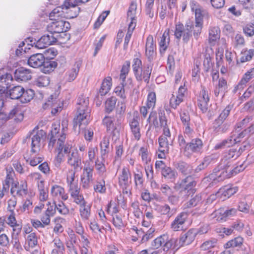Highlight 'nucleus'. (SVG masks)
I'll return each instance as SVG.
<instances>
[{"label": "nucleus", "mask_w": 254, "mask_h": 254, "mask_svg": "<svg viewBox=\"0 0 254 254\" xmlns=\"http://www.w3.org/2000/svg\"><path fill=\"white\" fill-rule=\"evenodd\" d=\"M203 143L201 139L195 138L187 144L185 146L184 153L185 155L189 156L192 153L200 152L202 148Z\"/></svg>", "instance_id": "obj_11"}, {"label": "nucleus", "mask_w": 254, "mask_h": 254, "mask_svg": "<svg viewBox=\"0 0 254 254\" xmlns=\"http://www.w3.org/2000/svg\"><path fill=\"white\" fill-rule=\"evenodd\" d=\"M245 41L243 35L237 34L233 41V45L235 48H238L245 45Z\"/></svg>", "instance_id": "obj_62"}, {"label": "nucleus", "mask_w": 254, "mask_h": 254, "mask_svg": "<svg viewBox=\"0 0 254 254\" xmlns=\"http://www.w3.org/2000/svg\"><path fill=\"white\" fill-rule=\"evenodd\" d=\"M109 138L105 136L100 142V153L103 160H105L109 152Z\"/></svg>", "instance_id": "obj_36"}, {"label": "nucleus", "mask_w": 254, "mask_h": 254, "mask_svg": "<svg viewBox=\"0 0 254 254\" xmlns=\"http://www.w3.org/2000/svg\"><path fill=\"white\" fill-rule=\"evenodd\" d=\"M244 242V239L242 237H237L234 239L228 241L225 244L224 247L226 249L235 248L241 246Z\"/></svg>", "instance_id": "obj_48"}, {"label": "nucleus", "mask_w": 254, "mask_h": 254, "mask_svg": "<svg viewBox=\"0 0 254 254\" xmlns=\"http://www.w3.org/2000/svg\"><path fill=\"white\" fill-rule=\"evenodd\" d=\"M117 99L115 97L108 98L105 102V111L107 113L112 112L115 107Z\"/></svg>", "instance_id": "obj_60"}, {"label": "nucleus", "mask_w": 254, "mask_h": 254, "mask_svg": "<svg viewBox=\"0 0 254 254\" xmlns=\"http://www.w3.org/2000/svg\"><path fill=\"white\" fill-rule=\"evenodd\" d=\"M176 168L184 175H190L192 173V167L184 162H179L176 165Z\"/></svg>", "instance_id": "obj_42"}, {"label": "nucleus", "mask_w": 254, "mask_h": 254, "mask_svg": "<svg viewBox=\"0 0 254 254\" xmlns=\"http://www.w3.org/2000/svg\"><path fill=\"white\" fill-rule=\"evenodd\" d=\"M67 163L71 166H73L74 169H77L80 166L81 164V159L77 151L72 152L71 154L69 155L67 159Z\"/></svg>", "instance_id": "obj_34"}, {"label": "nucleus", "mask_w": 254, "mask_h": 254, "mask_svg": "<svg viewBox=\"0 0 254 254\" xmlns=\"http://www.w3.org/2000/svg\"><path fill=\"white\" fill-rule=\"evenodd\" d=\"M254 55V50H243L241 53L240 58L237 60V64L244 63L250 61Z\"/></svg>", "instance_id": "obj_40"}, {"label": "nucleus", "mask_w": 254, "mask_h": 254, "mask_svg": "<svg viewBox=\"0 0 254 254\" xmlns=\"http://www.w3.org/2000/svg\"><path fill=\"white\" fill-rule=\"evenodd\" d=\"M170 42L169 30L166 29L159 41V51L161 54H163L166 51Z\"/></svg>", "instance_id": "obj_28"}, {"label": "nucleus", "mask_w": 254, "mask_h": 254, "mask_svg": "<svg viewBox=\"0 0 254 254\" xmlns=\"http://www.w3.org/2000/svg\"><path fill=\"white\" fill-rule=\"evenodd\" d=\"M105 160H100L98 158L95 162V167L97 173L99 175H103L106 171V168L104 164Z\"/></svg>", "instance_id": "obj_53"}, {"label": "nucleus", "mask_w": 254, "mask_h": 254, "mask_svg": "<svg viewBox=\"0 0 254 254\" xmlns=\"http://www.w3.org/2000/svg\"><path fill=\"white\" fill-rule=\"evenodd\" d=\"M156 94L154 92H150L147 96V103L146 105L147 106L148 109L151 110L150 114L147 122L148 123H150L151 122H153V124L155 125V122L157 124V113L155 111H153V109L155 106L156 104Z\"/></svg>", "instance_id": "obj_9"}, {"label": "nucleus", "mask_w": 254, "mask_h": 254, "mask_svg": "<svg viewBox=\"0 0 254 254\" xmlns=\"http://www.w3.org/2000/svg\"><path fill=\"white\" fill-rule=\"evenodd\" d=\"M112 86V78L108 76L103 80L101 88L99 90V93L101 96H104L111 89Z\"/></svg>", "instance_id": "obj_41"}, {"label": "nucleus", "mask_w": 254, "mask_h": 254, "mask_svg": "<svg viewBox=\"0 0 254 254\" xmlns=\"http://www.w3.org/2000/svg\"><path fill=\"white\" fill-rule=\"evenodd\" d=\"M209 101L208 92L205 88L203 87L198 99V106L203 113L207 112Z\"/></svg>", "instance_id": "obj_19"}, {"label": "nucleus", "mask_w": 254, "mask_h": 254, "mask_svg": "<svg viewBox=\"0 0 254 254\" xmlns=\"http://www.w3.org/2000/svg\"><path fill=\"white\" fill-rule=\"evenodd\" d=\"M65 12L64 6H59L54 8L50 13L49 17L51 20H59V18H65Z\"/></svg>", "instance_id": "obj_38"}, {"label": "nucleus", "mask_w": 254, "mask_h": 254, "mask_svg": "<svg viewBox=\"0 0 254 254\" xmlns=\"http://www.w3.org/2000/svg\"><path fill=\"white\" fill-rule=\"evenodd\" d=\"M193 26L186 23L184 26L182 23L176 24L174 35L176 38L180 40L181 37L185 43H188L192 36V31Z\"/></svg>", "instance_id": "obj_5"}, {"label": "nucleus", "mask_w": 254, "mask_h": 254, "mask_svg": "<svg viewBox=\"0 0 254 254\" xmlns=\"http://www.w3.org/2000/svg\"><path fill=\"white\" fill-rule=\"evenodd\" d=\"M161 174L166 179L171 182H173L177 176V172L169 167L164 168L161 171Z\"/></svg>", "instance_id": "obj_43"}, {"label": "nucleus", "mask_w": 254, "mask_h": 254, "mask_svg": "<svg viewBox=\"0 0 254 254\" xmlns=\"http://www.w3.org/2000/svg\"><path fill=\"white\" fill-rule=\"evenodd\" d=\"M62 125L63 127L61 129L60 123H54L52 125L50 133L48 135V138L49 140H50V139H54L56 140H58L59 139H61V137L63 135L64 136V140H65V131L67 129V121H63Z\"/></svg>", "instance_id": "obj_7"}, {"label": "nucleus", "mask_w": 254, "mask_h": 254, "mask_svg": "<svg viewBox=\"0 0 254 254\" xmlns=\"http://www.w3.org/2000/svg\"><path fill=\"white\" fill-rule=\"evenodd\" d=\"M191 8L192 11L195 12V23L203 24V17L204 11L202 9L200 6L196 4L194 1L190 2Z\"/></svg>", "instance_id": "obj_30"}, {"label": "nucleus", "mask_w": 254, "mask_h": 254, "mask_svg": "<svg viewBox=\"0 0 254 254\" xmlns=\"http://www.w3.org/2000/svg\"><path fill=\"white\" fill-rule=\"evenodd\" d=\"M29 177L32 178L35 181H37V185L38 189V190H45L44 186V181L41 179V175L38 173H34L31 174Z\"/></svg>", "instance_id": "obj_54"}, {"label": "nucleus", "mask_w": 254, "mask_h": 254, "mask_svg": "<svg viewBox=\"0 0 254 254\" xmlns=\"http://www.w3.org/2000/svg\"><path fill=\"white\" fill-rule=\"evenodd\" d=\"M15 117V120L18 121H21L23 120V116L22 114V112L19 107H14L12 110L10 111L8 114V118H11L13 117Z\"/></svg>", "instance_id": "obj_58"}, {"label": "nucleus", "mask_w": 254, "mask_h": 254, "mask_svg": "<svg viewBox=\"0 0 254 254\" xmlns=\"http://www.w3.org/2000/svg\"><path fill=\"white\" fill-rule=\"evenodd\" d=\"M137 8V5L136 3L132 2L127 13V19L128 20H130L129 23L131 22L134 23L135 27L136 26V11Z\"/></svg>", "instance_id": "obj_45"}, {"label": "nucleus", "mask_w": 254, "mask_h": 254, "mask_svg": "<svg viewBox=\"0 0 254 254\" xmlns=\"http://www.w3.org/2000/svg\"><path fill=\"white\" fill-rule=\"evenodd\" d=\"M79 211L82 220H88L91 215V205L86 202L79 206Z\"/></svg>", "instance_id": "obj_35"}, {"label": "nucleus", "mask_w": 254, "mask_h": 254, "mask_svg": "<svg viewBox=\"0 0 254 254\" xmlns=\"http://www.w3.org/2000/svg\"><path fill=\"white\" fill-rule=\"evenodd\" d=\"M133 176L135 185L137 187L141 188L143 186L144 182L143 175L142 171L139 168H137L136 171L133 173Z\"/></svg>", "instance_id": "obj_50"}, {"label": "nucleus", "mask_w": 254, "mask_h": 254, "mask_svg": "<svg viewBox=\"0 0 254 254\" xmlns=\"http://www.w3.org/2000/svg\"><path fill=\"white\" fill-rule=\"evenodd\" d=\"M196 185V181L192 175H189L183 179L179 184L182 190H188L193 192L194 188Z\"/></svg>", "instance_id": "obj_21"}, {"label": "nucleus", "mask_w": 254, "mask_h": 254, "mask_svg": "<svg viewBox=\"0 0 254 254\" xmlns=\"http://www.w3.org/2000/svg\"><path fill=\"white\" fill-rule=\"evenodd\" d=\"M241 129L235 127V130L232 132L231 135L229 137L232 145L241 141L242 139L248 134L247 129H245L242 131H241Z\"/></svg>", "instance_id": "obj_25"}, {"label": "nucleus", "mask_w": 254, "mask_h": 254, "mask_svg": "<svg viewBox=\"0 0 254 254\" xmlns=\"http://www.w3.org/2000/svg\"><path fill=\"white\" fill-rule=\"evenodd\" d=\"M140 117L137 113H134L129 120V125L132 138L139 140L141 137L140 127L139 125Z\"/></svg>", "instance_id": "obj_8"}, {"label": "nucleus", "mask_w": 254, "mask_h": 254, "mask_svg": "<svg viewBox=\"0 0 254 254\" xmlns=\"http://www.w3.org/2000/svg\"><path fill=\"white\" fill-rule=\"evenodd\" d=\"M135 27V24L134 23L131 22V23H129L128 30L125 39V42L124 44V49H126L127 48L128 44L130 41L132 32Z\"/></svg>", "instance_id": "obj_59"}, {"label": "nucleus", "mask_w": 254, "mask_h": 254, "mask_svg": "<svg viewBox=\"0 0 254 254\" xmlns=\"http://www.w3.org/2000/svg\"><path fill=\"white\" fill-rule=\"evenodd\" d=\"M42 66H43V71L44 73H47L53 70L57 66V63L53 61H45V60H44V63L42 64Z\"/></svg>", "instance_id": "obj_57"}, {"label": "nucleus", "mask_w": 254, "mask_h": 254, "mask_svg": "<svg viewBox=\"0 0 254 254\" xmlns=\"http://www.w3.org/2000/svg\"><path fill=\"white\" fill-rule=\"evenodd\" d=\"M69 0H66L64 7L65 12V18H73L76 17L79 14L80 8L78 4H70L68 3Z\"/></svg>", "instance_id": "obj_20"}, {"label": "nucleus", "mask_w": 254, "mask_h": 254, "mask_svg": "<svg viewBox=\"0 0 254 254\" xmlns=\"http://www.w3.org/2000/svg\"><path fill=\"white\" fill-rule=\"evenodd\" d=\"M7 174L5 178V180L3 183V187L5 191H8L9 190V188L10 184H12V183H15L13 181V175L14 172L10 169L9 171L8 172V169L6 170Z\"/></svg>", "instance_id": "obj_46"}, {"label": "nucleus", "mask_w": 254, "mask_h": 254, "mask_svg": "<svg viewBox=\"0 0 254 254\" xmlns=\"http://www.w3.org/2000/svg\"><path fill=\"white\" fill-rule=\"evenodd\" d=\"M196 233L195 230L190 229L183 235L180 239V243L182 246L190 244L195 239Z\"/></svg>", "instance_id": "obj_31"}, {"label": "nucleus", "mask_w": 254, "mask_h": 254, "mask_svg": "<svg viewBox=\"0 0 254 254\" xmlns=\"http://www.w3.org/2000/svg\"><path fill=\"white\" fill-rule=\"evenodd\" d=\"M133 230L135 231L136 234L138 236H142L141 240V242L142 243H143L151 239L153 237L152 234L155 231L154 228H151L145 234H144V232L141 230H138L136 227L133 228Z\"/></svg>", "instance_id": "obj_44"}, {"label": "nucleus", "mask_w": 254, "mask_h": 254, "mask_svg": "<svg viewBox=\"0 0 254 254\" xmlns=\"http://www.w3.org/2000/svg\"><path fill=\"white\" fill-rule=\"evenodd\" d=\"M231 109L232 107L230 106H227L220 113L218 118L215 120L213 123V127L217 131H225L223 127L225 125L224 124L222 127L221 125L229 115Z\"/></svg>", "instance_id": "obj_12"}, {"label": "nucleus", "mask_w": 254, "mask_h": 254, "mask_svg": "<svg viewBox=\"0 0 254 254\" xmlns=\"http://www.w3.org/2000/svg\"><path fill=\"white\" fill-rule=\"evenodd\" d=\"M103 124L108 130L114 131L120 128L122 119L117 116H106L103 120Z\"/></svg>", "instance_id": "obj_13"}, {"label": "nucleus", "mask_w": 254, "mask_h": 254, "mask_svg": "<svg viewBox=\"0 0 254 254\" xmlns=\"http://www.w3.org/2000/svg\"><path fill=\"white\" fill-rule=\"evenodd\" d=\"M71 148V146L68 143H65V140H64L63 135L58 140L50 139L48 143L49 149L51 151L54 150L56 153H57L56 160L58 165H60L62 161L64 155L69 153Z\"/></svg>", "instance_id": "obj_2"}, {"label": "nucleus", "mask_w": 254, "mask_h": 254, "mask_svg": "<svg viewBox=\"0 0 254 254\" xmlns=\"http://www.w3.org/2000/svg\"><path fill=\"white\" fill-rule=\"evenodd\" d=\"M50 78L47 75L39 76L35 81V84L38 87H46L50 83Z\"/></svg>", "instance_id": "obj_61"}, {"label": "nucleus", "mask_w": 254, "mask_h": 254, "mask_svg": "<svg viewBox=\"0 0 254 254\" xmlns=\"http://www.w3.org/2000/svg\"><path fill=\"white\" fill-rule=\"evenodd\" d=\"M69 28L70 23L64 20H53L47 26V31L53 34L66 32Z\"/></svg>", "instance_id": "obj_6"}, {"label": "nucleus", "mask_w": 254, "mask_h": 254, "mask_svg": "<svg viewBox=\"0 0 254 254\" xmlns=\"http://www.w3.org/2000/svg\"><path fill=\"white\" fill-rule=\"evenodd\" d=\"M12 80L13 78L11 74L4 73L2 69L0 70V83L5 85V86L0 85V97L5 94L6 89L9 88Z\"/></svg>", "instance_id": "obj_18"}, {"label": "nucleus", "mask_w": 254, "mask_h": 254, "mask_svg": "<svg viewBox=\"0 0 254 254\" xmlns=\"http://www.w3.org/2000/svg\"><path fill=\"white\" fill-rule=\"evenodd\" d=\"M211 219H214L218 222H222L226 221V216L222 209H219L214 211L210 215Z\"/></svg>", "instance_id": "obj_56"}, {"label": "nucleus", "mask_w": 254, "mask_h": 254, "mask_svg": "<svg viewBox=\"0 0 254 254\" xmlns=\"http://www.w3.org/2000/svg\"><path fill=\"white\" fill-rule=\"evenodd\" d=\"M130 67V62L126 61L123 64L120 76V78L123 82H125L126 76L128 74Z\"/></svg>", "instance_id": "obj_64"}, {"label": "nucleus", "mask_w": 254, "mask_h": 254, "mask_svg": "<svg viewBox=\"0 0 254 254\" xmlns=\"http://www.w3.org/2000/svg\"><path fill=\"white\" fill-rule=\"evenodd\" d=\"M57 41L56 38L53 34L50 33V34L44 35L42 36L35 43V46L37 49H42L46 48L48 46L52 45Z\"/></svg>", "instance_id": "obj_15"}, {"label": "nucleus", "mask_w": 254, "mask_h": 254, "mask_svg": "<svg viewBox=\"0 0 254 254\" xmlns=\"http://www.w3.org/2000/svg\"><path fill=\"white\" fill-rule=\"evenodd\" d=\"M45 57L42 54H36L30 56L28 60V64L31 67L37 68L44 63Z\"/></svg>", "instance_id": "obj_26"}, {"label": "nucleus", "mask_w": 254, "mask_h": 254, "mask_svg": "<svg viewBox=\"0 0 254 254\" xmlns=\"http://www.w3.org/2000/svg\"><path fill=\"white\" fill-rule=\"evenodd\" d=\"M156 45L154 42L152 35H149L146 41L145 55L148 61L150 62L155 57Z\"/></svg>", "instance_id": "obj_16"}, {"label": "nucleus", "mask_w": 254, "mask_h": 254, "mask_svg": "<svg viewBox=\"0 0 254 254\" xmlns=\"http://www.w3.org/2000/svg\"><path fill=\"white\" fill-rule=\"evenodd\" d=\"M81 64L82 61L80 60H77L71 68L66 72V78L68 81L71 82L76 78Z\"/></svg>", "instance_id": "obj_23"}, {"label": "nucleus", "mask_w": 254, "mask_h": 254, "mask_svg": "<svg viewBox=\"0 0 254 254\" xmlns=\"http://www.w3.org/2000/svg\"><path fill=\"white\" fill-rule=\"evenodd\" d=\"M38 245V238L35 233H30L27 238L24 249L27 251H30Z\"/></svg>", "instance_id": "obj_32"}, {"label": "nucleus", "mask_w": 254, "mask_h": 254, "mask_svg": "<svg viewBox=\"0 0 254 254\" xmlns=\"http://www.w3.org/2000/svg\"><path fill=\"white\" fill-rule=\"evenodd\" d=\"M220 30L218 27H211L209 29L208 41L211 44H213L220 38Z\"/></svg>", "instance_id": "obj_39"}, {"label": "nucleus", "mask_w": 254, "mask_h": 254, "mask_svg": "<svg viewBox=\"0 0 254 254\" xmlns=\"http://www.w3.org/2000/svg\"><path fill=\"white\" fill-rule=\"evenodd\" d=\"M51 194L54 199L58 200L61 199L66 200L68 198V195L65 193L64 188L58 185H54L52 187Z\"/></svg>", "instance_id": "obj_22"}, {"label": "nucleus", "mask_w": 254, "mask_h": 254, "mask_svg": "<svg viewBox=\"0 0 254 254\" xmlns=\"http://www.w3.org/2000/svg\"><path fill=\"white\" fill-rule=\"evenodd\" d=\"M237 188H231L229 187H225L221 188L217 191L218 195H221V198L225 199L226 198H229L231 195L235 193L237 191Z\"/></svg>", "instance_id": "obj_37"}, {"label": "nucleus", "mask_w": 254, "mask_h": 254, "mask_svg": "<svg viewBox=\"0 0 254 254\" xmlns=\"http://www.w3.org/2000/svg\"><path fill=\"white\" fill-rule=\"evenodd\" d=\"M10 193L13 196L24 197L28 193L27 183L21 181L20 183L15 182L11 186Z\"/></svg>", "instance_id": "obj_10"}, {"label": "nucleus", "mask_w": 254, "mask_h": 254, "mask_svg": "<svg viewBox=\"0 0 254 254\" xmlns=\"http://www.w3.org/2000/svg\"><path fill=\"white\" fill-rule=\"evenodd\" d=\"M243 145V147H240L239 149L236 148H231L229 150V151L225 153L224 156L226 159L235 160L245 150V148L247 146L248 144L247 143L244 142Z\"/></svg>", "instance_id": "obj_29"}, {"label": "nucleus", "mask_w": 254, "mask_h": 254, "mask_svg": "<svg viewBox=\"0 0 254 254\" xmlns=\"http://www.w3.org/2000/svg\"><path fill=\"white\" fill-rule=\"evenodd\" d=\"M55 226L54 231L56 233H62L64 230L63 225L65 223V220L61 217H57L54 220Z\"/></svg>", "instance_id": "obj_51"}, {"label": "nucleus", "mask_w": 254, "mask_h": 254, "mask_svg": "<svg viewBox=\"0 0 254 254\" xmlns=\"http://www.w3.org/2000/svg\"><path fill=\"white\" fill-rule=\"evenodd\" d=\"M42 136V132H37L31 138V151L33 153L39 152L41 148V140Z\"/></svg>", "instance_id": "obj_33"}, {"label": "nucleus", "mask_w": 254, "mask_h": 254, "mask_svg": "<svg viewBox=\"0 0 254 254\" xmlns=\"http://www.w3.org/2000/svg\"><path fill=\"white\" fill-rule=\"evenodd\" d=\"M24 88L21 86H15L9 91V96L12 99H20Z\"/></svg>", "instance_id": "obj_47"}, {"label": "nucleus", "mask_w": 254, "mask_h": 254, "mask_svg": "<svg viewBox=\"0 0 254 254\" xmlns=\"http://www.w3.org/2000/svg\"><path fill=\"white\" fill-rule=\"evenodd\" d=\"M77 112L73 119V128L79 131L88 124L90 109L89 107L88 97L84 95L79 96L77 102Z\"/></svg>", "instance_id": "obj_1"}, {"label": "nucleus", "mask_w": 254, "mask_h": 254, "mask_svg": "<svg viewBox=\"0 0 254 254\" xmlns=\"http://www.w3.org/2000/svg\"><path fill=\"white\" fill-rule=\"evenodd\" d=\"M132 68L136 78L140 79V74L139 73V70L142 68L141 61L138 58L134 59L133 60Z\"/></svg>", "instance_id": "obj_49"}, {"label": "nucleus", "mask_w": 254, "mask_h": 254, "mask_svg": "<svg viewBox=\"0 0 254 254\" xmlns=\"http://www.w3.org/2000/svg\"><path fill=\"white\" fill-rule=\"evenodd\" d=\"M188 214L186 212L179 214L172 222L170 227L174 231L183 230L185 227V223L188 218Z\"/></svg>", "instance_id": "obj_14"}, {"label": "nucleus", "mask_w": 254, "mask_h": 254, "mask_svg": "<svg viewBox=\"0 0 254 254\" xmlns=\"http://www.w3.org/2000/svg\"><path fill=\"white\" fill-rule=\"evenodd\" d=\"M14 77L17 81H26L31 78V71L28 69L20 67L15 71Z\"/></svg>", "instance_id": "obj_24"}, {"label": "nucleus", "mask_w": 254, "mask_h": 254, "mask_svg": "<svg viewBox=\"0 0 254 254\" xmlns=\"http://www.w3.org/2000/svg\"><path fill=\"white\" fill-rule=\"evenodd\" d=\"M176 242L175 239H170L168 235L163 234L155 239L151 242V246L153 249L162 247L164 252H167L175 245Z\"/></svg>", "instance_id": "obj_4"}, {"label": "nucleus", "mask_w": 254, "mask_h": 254, "mask_svg": "<svg viewBox=\"0 0 254 254\" xmlns=\"http://www.w3.org/2000/svg\"><path fill=\"white\" fill-rule=\"evenodd\" d=\"M34 95V93L33 90L31 89H27L25 90L24 89L20 100L23 103H27L33 99Z\"/></svg>", "instance_id": "obj_52"}, {"label": "nucleus", "mask_w": 254, "mask_h": 254, "mask_svg": "<svg viewBox=\"0 0 254 254\" xmlns=\"http://www.w3.org/2000/svg\"><path fill=\"white\" fill-rule=\"evenodd\" d=\"M153 64L150 62L149 64L144 65V67L139 70L140 74V79L136 78L138 81L144 80L148 83L150 79V75L152 70Z\"/></svg>", "instance_id": "obj_27"}, {"label": "nucleus", "mask_w": 254, "mask_h": 254, "mask_svg": "<svg viewBox=\"0 0 254 254\" xmlns=\"http://www.w3.org/2000/svg\"><path fill=\"white\" fill-rule=\"evenodd\" d=\"M119 185L121 187L129 186L131 182V174L129 169L124 167L118 175Z\"/></svg>", "instance_id": "obj_17"}, {"label": "nucleus", "mask_w": 254, "mask_h": 254, "mask_svg": "<svg viewBox=\"0 0 254 254\" xmlns=\"http://www.w3.org/2000/svg\"><path fill=\"white\" fill-rule=\"evenodd\" d=\"M245 169L243 165H240L234 169H229L227 168L226 170H222L221 172L213 173L211 174L206 179L211 181V184H216L218 182L223 181L226 178H230L234 174H236Z\"/></svg>", "instance_id": "obj_3"}, {"label": "nucleus", "mask_w": 254, "mask_h": 254, "mask_svg": "<svg viewBox=\"0 0 254 254\" xmlns=\"http://www.w3.org/2000/svg\"><path fill=\"white\" fill-rule=\"evenodd\" d=\"M159 144V151L163 152H168L169 144L168 140L166 137L161 136L158 139Z\"/></svg>", "instance_id": "obj_55"}, {"label": "nucleus", "mask_w": 254, "mask_h": 254, "mask_svg": "<svg viewBox=\"0 0 254 254\" xmlns=\"http://www.w3.org/2000/svg\"><path fill=\"white\" fill-rule=\"evenodd\" d=\"M59 102L60 101L57 98V95L56 94L52 95L48 100L45 103L43 108L45 109H47L49 107L53 108L58 105V104H60Z\"/></svg>", "instance_id": "obj_63"}]
</instances>
